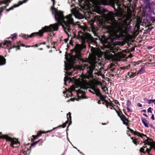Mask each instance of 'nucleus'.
Returning <instances> with one entry per match:
<instances>
[{
	"label": "nucleus",
	"instance_id": "1",
	"mask_svg": "<svg viewBox=\"0 0 155 155\" xmlns=\"http://www.w3.org/2000/svg\"><path fill=\"white\" fill-rule=\"evenodd\" d=\"M115 15L112 12H109L107 15H104L106 21L104 22L103 20V17L97 16L95 17V20L97 24L101 28L107 30V31L110 32L112 31L114 33L115 37L108 38L107 39L105 37L102 36L101 38L98 35V31L97 29L94 26H92L91 30L94 35L97 37L95 38L91 36L90 34L86 33L81 36V39L83 43L89 41V45L90 50L93 55V58L91 59L89 64H84L82 65L80 69L83 70L86 69L87 72L90 73H93L97 76H101L102 78L104 77L101 73V70L103 67L100 63H98L95 59L96 57H99L98 51L93 47V45L97 46L96 40L99 39L105 44L107 43L108 45L107 48H109V52H112L114 54L120 50V46L124 45V44L116 40L122 39L125 36V31L123 30L124 26L126 24V20L121 19L123 17L122 14L117 12L115 15L116 16L120 18L118 21L115 19L114 17Z\"/></svg>",
	"mask_w": 155,
	"mask_h": 155
},
{
	"label": "nucleus",
	"instance_id": "2",
	"mask_svg": "<svg viewBox=\"0 0 155 155\" xmlns=\"http://www.w3.org/2000/svg\"><path fill=\"white\" fill-rule=\"evenodd\" d=\"M53 2V5L51 8L52 10V14L54 16L55 20L62 25L64 31L69 35L68 32H70L72 31H74V27L77 25H78L79 22H77L75 23L72 18L73 16L75 18L78 19H81L83 18V16L81 14L78 13L76 15L70 14L64 17L62 12L58 11L57 9L54 8L55 5L54 0H51Z\"/></svg>",
	"mask_w": 155,
	"mask_h": 155
},
{
	"label": "nucleus",
	"instance_id": "3",
	"mask_svg": "<svg viewBox=\"0 0 155 155\" xmlns=\"http://www.w3.org/2000/svg\"><path fill=\"white\" fill-rule=\"evenodd\" d=\"M87 5L89 8H92L94 12L98 14L103 15L106 11L103 7H101L99 5H105L107 0H87Z\"/></svg>",
	"mask_w": 155,
	"mask_h": 155
},
{
	"label": "nucleus",
	"instance_id": "4",
	"mask_svg": "<svg viewBox=\"0 0 155 155\" xmlns=\"http://www.w3.org/2000/svg\"><path fill=\"white\" fill-rule=\"evenodd\" d=\"M58 26L59 25L57 23L50 25L49 26H45L42 28V30H39L38 32L33 33L29 35H23L22 37L26 39H27L28 38H31L38 35L40 37H42L44 32H53L57 30L58 29Z\"/></svg>",
	"mask_w": 155,
	"mask_h": 155
},
{
	"label": "nucleus",
	"instance_id": "5",
	"mask_svg": "<svg viewBox=\"0 0 155 155\" xmlns=\"http://www.w3.org/2000/svg\"><path fill=\"white\" fill-rule=\"evenodd\" d=\"M80 87V89L87 90L89 87L86 85V82L84 79L82 77H80L78 79H76L75 84L73 85L69 90V96H71L72 91L75 90V88Z\"/></svg>",
	"mask_w": 155,
	"mask_h": 155
},
{
	"label": "nucleus",
	"instance_id": "6",
	"mask_svg": "<svg viewBox=\"0 0 155 155\" xmlns=\"http://www.w3.org/2000/svg\"><path fill=\"white\" fill-rule=\"evenodd\" d=\"M3 138L7 140L10 141L11 143L10 146L11 147L14 148L17 147L20 145V143L19 141L16 139L8 137L7 135L3 136Z\"/></svg>",
	"mask_w": 155,
	"mask_h": 155
},
{
	"label": "nucleus",
	"instance_id": "7",
	"mask_svg": "<svg viewBox=\"0 0 155 155\" xmlns=\"http://www.w3.org/2000/svg\"><path fill=\"white\" fill-rule=\"evenodd\" d=\"M85 48V46L84 45H81L77 44L74 49L72 50L75 52L76 57L78 59H79L81 56V50Z\"/></svg>",
	"mask_w": 155,
	"mask_h": 155
},
{
	"label": "nucleus",
	"instance_id": "8",
	"mask_svg": "<svg viewBox=\"0 0 155 155\" xmlns=\"http://www.w3.org/2000/svg\"><path fill=\"white\" fill-rule=\"evenodd\" d=\"M144 3L147 4L151 12L154 11V9L155 8V3L150 2V0H143Z\"/></svg>",
	"mask_w": 155,
	"mask_h": 155
},
{
	"label": "nucleus",
	"instance_id": "9",
	"mask_svg": "<svg viewBox=\"0 0 155 155\" xmlns=\"http://www.w3.org/2000/svg\"><path fill=\"white\" fill-rule=\"evenodd\" d=\"M78 97L80 99H86L87 98L85 96V93L81 90L75 91Z\"/></svg>",
	"mask_w": 155,
	"mask_h": 155
},
{
	"label": "nucleus",
	"instance_id": "10",
	"mask_svg": "<svg viewBox=\"0 0 155 155\" xmlns=\"http://www.w3.org/2000/svg\"><path fill=\"white\" fill-rule=\"evenodd\" d=\"M147 147V146H143V147H141L140 150V153H143L144 154L146 153H147L148 154V155H150V149H149L148 148H146V151H144V148H145Z\"/></svg>",
	"mask_w": 155,
	"mask_h": 155
},
{
	"label": "nucleus",
	"instance_id": "11",
	"mask_svg": "<svg viewBox=\"0 0 155 155\" xmlns=\"http://www.w3.org/2000/svg\"><path fill=\"white\" fill-rule=\"evenodd\" d=\"M127 128L128 129H129L131 133H134V135H137L138 136L142 138L143 137V136L146 137V135H145L144 134H141L139 133L134 132L133 130L130 129V128H129L128 127H127Z\"/></svg>",
	"mask_w": 155,
	"mask_h": 155
},
{
	"label": "nucleus",
	"instance_id": "12",
	"mask_svg": "<svg viewBox=\"0 0 155 155\" xmlns=\"http://www.w3.org/2000/svg\"><path fill=\"white\" fill-rule=\"evenodd\" d=\"M3 45L4 46L7 47H10L12 46V44L11 41L9 40H5L3 42Z\"/></svg>",
	"mask_w": 155,
	"mask_h": 155
},
{
	"label": "nucleus",
	"instance_id": "13",
	"mask_svg": "<svg viewBox=\"0 0 155 155\" xmlns=\"http://www.w3.org/2000/svg\"><path fill=\"white\" fill-rule=\"evenodd\" d=\"M121 6V5L119 4L117 2H114L112 5V7L115 10L120 9Z\"/></svg>",
	"mask_w": 155,
	"mask_h": 155
},
{
	"label": "nucleus",
	"instance_id": "14",
	"mask_svg": "<svg viewBox=\"0 0 155 155\" xmlns=\"http://www.w3.org/2000/svg\"><path fill=\"white\" fill-rule=\"evenodd\" d=\"M67 121L66 122L63 124V127L64 128L66 126V124H67L68 123V120H69V119L70 120H71V113L70 112L68 113V114H67Z\"/></svg>",
	"mask_w": 155,
	"mask_h": 155
},
{
	"label": "nucleus",
	"instance_id": "15",
	"mask_svg": "<svg viewBox=\"0 0 155 155\" xmlns=\"http://www.w3.org/2000/svg\"><path fill=\"white\" fill-rule=\"evenodd\" d=\"M5 63V59L2 56H0V66L4 65Z\"/></svg>",
	"mask_w": 155,
	"mask_h": 155
},
{
	"label": "nucleus",
	"instance_id": "16",
	"mask_svg": "<svg viewBox=\"0 0 155 155\" xmlns=\"http://www.w3.org/2000/svg\"><path fill=\"white\" fill-rule=\"evenodd\" d=\"M55 129V128H53L52 130H49L47 131H38V133H37V134L36 135V137H38L40 135H41L42 134L47 133L51 132V131H52L53 130H54Z\"/></svg>",
	"mask_w": 155,
	"mask_h": 155
},
{
	"label": "nucleus",
	"instance_id": "17",
	"mask_svg": "<svg viewBox=\"0 0 155 155\" xmlns=\"http://www.w3.org/2000/svg\"><path fill=\"white\" fill-rule=\"evenodd\" d=\"M145 72V70L144 67L142 66L141 67L139 71H138L137 73V74H141L144 73Z\"/></svg>",
	"mask_w": 155,
	"mask_h": 155
},
{
	"label": "nucleus",
	"instance_id": "18",
	"mask_svg": "<svg viewBox=\"0 0 155 155\" xmlns=\"http://www.w3.org/2000/svg\"><path fill=\"white\" fill-rule=\"evenodd\" d=\"M141 120L142 122L143 123V124H144V126L147 127H148V125L147 123V120L145 118H142Z\"/></svg>",
	"mask_w": 155,
	"mask_h": 155
},
{
	"label": "nucleus",
	"instance_id": "19",
	"mask_svg": "<svg viewBox=\"0 0 155 155\" xmlns=\"http://www.w3.org/2000/svg\"><path fill=\"white\" fill-rule=\"evenodd\" d=\"M64 66L65 69L66 71H68L71 69V65L67 64L65 62H64Z\"/></svg>",
	"mask_w": 155,
	"mask_h": 155
},
{
	"label": "nucleus",
	"instance_id": "20",
	"mask_svg": "<svg viewBox=\"0 0 155 155\" xmlns=\"http://www.w3.org/2000/svg\"><path fill=\"white\" fill-rule=\"evenodd\" d=\"M128 75L129 76L130 78H132L135 76L136 74L132 72H128Z\"/></svg>",
	"mask_w": 155,
	"mask_h": 155
},
{
	"label": "nucleus",
	"instance_id": "21",
	"mask_svg": "<svg viewBox=\"0 0 155 155\" xmlns=\"http://www.w3.org/2000/svg\"><path fill=\"white\" fill-rule=\"evenodd\" d=\"M69 81V82L70 83V78H68L67 76H65L64 79L65 85H66V83L67 81Z\"/></svg>",
	"mask_w": 155,
	"mask_h": 155
},
{
	"label": "nucleus",
	"instance_id": "22",
	"mask_svg": "<svg viewBox=\"0 0 155 155\" xmlns=\"http://www.w3.org/2000/svg\"><path fill=\"white\" fill-rule=\"evenodd\" d=\"M152 140L151 139L148 138V142L147 145L149 146H151L153 144L152 142Z\"/></svg>",
	"mask_w": 155,
	"mask_h": 155
},
{
	"label": "nucleus",
	"instance_id": "23",
	"mask_svg": "<svg viewBox=\"0 0 155 155\" xmlns=\"http://www.w3.org/2000/svg\"><path fill=\"white\" fill-rule=\"evenodd\" d=\"M121 119L122 120H124L125 121H127V120L123 114H122L121 116H120Z\"/></svg>",
	"mask_w": 155,
	"mask_h": 155
},
{
	"label": "nucleus",
	"instance_id": "24",
	"mask_svg": "<svg viewBox=\"0 0 155 155\" xmlns=\"http://www.w3.org/2000/svg\"><path fill=\"white\" fill-rule=\"evenodd\" d=\"M96 95L97 96H99L100 94V93L99 91V90L98 89H96L94 91Z\"/></svg>",
	"mask_w": 155,
	"mask_h": 155
},
{
	"label": "nucleus",
	"instance_id": "25",
	"mask_svg": "<svg viewBox=\"0 0 155 155\" xmlns=\"http://www.w3.org/2000/svg\"><path fill=\"white\" fill-rule=\"evenodd\" d=\"M131 139L132 140L133 143L135 144L136 145H137V139L135 138L134 137H132Z\"/></svg>",
	"mask_w": 155,
	"mask_h": 155
},
{
	"label": "nucleus",
	"instance_id": "26",
	"mask_svg": "<svg viewBox=\"0 0 155 155\" xmlns=\"http://www.w3.org/2000/svg\"><path fill=\"white\" fill-rule=\"evenodd\" d=\"M130 68V65H128L125 66H123L122 68V69L124 70H127L129 69Z\"/></svg>",
	"mask_w": 155,
	"mask_h": 155
},
{
	"label": "nucleus",
	"instance_id": "27",
	"mask_svg": "<svg viewBox=\"0 0 155 155\" xmlns=\"http://www.w3.org/2000/svg\"><path fill=\"white\" fill-rule=\"evenodd\" d=\"M140 25L139 24L137 23L135 25V28L136 29V30L139 31L140 29Z\"/></svg>",
	"mask_w": 155,
	"mask_h": 155
},
{
	"label": "nucleus",
	"instance_id": "28",
	"mask_svg": "<svg viewBox=\"0 0 155 155\" xmlns=\"http://www.w3.org/2000/svg\"><path fill=\"white\" fill-rule=\"evenodd\" d=\"M131 102L130 101H128L127 102V107L130 106Z\"/></svg>",
	"mask_w": 155,
	"mask_h": 155
},
{
	"label": "nucleus",
	"instance_id": "29",
	"mask_svg": "<svg viewBox=\"0 0 155 155\" xmlns=\"http://www.w3.org/2000/svg\"><path fill=\"white\" fill-rule=\"evenodd\" d=\"M11 35L13 36V37L10 38L12 40H13L14 39V38H16L17 36V35L15 33L13 35Z\"/></svg>",
	"mask_w": 155,
	"mask_h": 155
},
{
	"label": "nucleus",
	"instance_id": "30",
	"mask_svg": "<svg viewBox=\"0 0 155 155\" xmlns=\"http://www.w3.org/2000/svg\"><path fill=\"white\" fill-rule=\"evenodd\" d=\"M147 100L148 101V103L149 104H150L153 103V100H147L146 98L144 99V100Z\"/></svg>",
	"mask_w": 155,
	"mask_h": 155
},
{
	"label": "nucleus",
	"instance_id": "31",
	"mask_svg": "<svg viewBox=\"0 0 155 155\" xmlns=\"http://www.w3.org/2000/svg\"><path fill=\"white\" fill-rule=\"evenodd\" d=\"M40 141V140H39L38 141L34 142L33 143L31 144V145L33 146L35 144H37L38 142Z\"/></svg>",
	"mask_w": 155,
	"mask_h": 155
},
{
	"label": "nucleus",
	"instance_id": "32",
	"mask_svg": "<svg viewBox=\"0 0 155 155\" xmlns=\"http://www.w3.org/2000/svg\"><path fill=\"white\" fill-rule=\"evenodd\" d=\"M147 112L152 113L151 108V107H149L147 110Z\"/></svg>",
	"mask_w": 155,
	"mask_h": 155
},
{
	"label": "nucleus",
	"instance_id": "33",
	"mask_svg": "<svg viewBox=\"0 0 155 155\" xmlns=\"http://www.w3.org/2000/svg\"><path fill=\"white\" fill-rule=\"evenodd\" d=\"M151 21H152L153 22H155V18L153 17H152L151 18Z\"/></svg>",
	"mask_w": 155,
	"mask_h": 155
},
{
	"label": "nucleus",
	"instance_id": "34",
	"mask_svg": "<svg viewBox=\"0 0 155 155\" xmlns=\"http://www.w3.org/2000/svg\"><path fill=\"white\" fill-rule=\"evenodd\" d=\"M148 142V139L147 140H145L143 142V143H145V145H147Z\"/></svg>",
	"mask_w": 155,
	"mask_h": 155
},
{
	"label": "nucleus",
	"instance_id": "35",
	"mask_svg": "<svg viewBox=\"0 0 155 155\" xmlns=\"http://www.w3.org/2000/svg\"><path fill=\"white\" fill-rule=\"evenodd\" d=\"M151 119L153 120H155V118H154V115L153 114L152 116H151Z\"/></svg>",
	"mask_w": 155,
	"mask_h": 155
},
{
	"label": "nucleus",
	"instance_id": "36",
	"mask_svg": "<svg viewBox=\"0 0 155 155\" xmlns=\"http://www.w3.org/2000/svg\"><path fill=\"white\" fill-rule=\"evenodd\" d=\"M137 105L140 107H142V105L140 103H138Z\"/></svg>",
	"mask_w": 155,
	"mask_h": 155
},
{
	"label": "nucleus",
	"instance_id": "37",
	"mask_svg": "<svg viewBox=\"0 0 155 155\" xmlns=\"http://www.w3.org/2000/svg\"><path fill=\"white\" fill-rule=\"evenodd\" d=\"M130 107H127V110L128 111H131V110H130Z\"/></svg>",
	"mask_w": 155,
	"mask_h": 155
},
{
	"label": "nucleus",
	"instance_id": "38",
	"mask_svg": "<svg viewBox=\"0 0 155 155\" xmlns=\"http://www.w3.org/2000/svg\"><path fill=\"white\" fill-rule=\"evenodd\" d=\"M110 108L111 109H114V110H115L117 112L116 110L114 108V107H110Z\"/></svg>",
	"mask_w": 155,
	"mask_h": 155
},
{
	"label": "nucleus",
	"instance_id": "39",
	"mask_svg": "<svg viewBox=\"0 0 155 155\" xmlns=\"http://www.w3.org/2000/svg\"><path fill=\"white\" fill-rule=\"evenodd\" d=\"M91 88L94 91H95V90L96 89V88H95L94 87H91Z\"/></svg>",
	"mask_w": 155,
	"mask_h": 155
},
{
	"label": "nucleus",
	"instance_id": "40",
	"mask_svg": "<svg viewBox=\"0 0 155 155\" xmlns=\"http://www.w3.org/2000/svg\"><path fill=\"white\" fill-rule=\"evenodd\" d=\"M152 48H153L152 46H149V47H148V49H149V50H150V49H151Z\"/></svg>",
	"mask_w": 155,
	"mask_h": 155
},
{
	"label": "nucleus",
	"instance_id": "41",
	"mask_svg": "<svg viewBox=\"0 0 155 155\" xmlns=\"http://www.w3.org/2000/svg\"><path fill=\"white\" fill-rule=\"evenodd\" d=\"M150 149H150V150H151V149H152L153 147V145H151V146H150Z\"/></svg>",
	"mask_w": 155,
	"mask_h": 155
},
{
	"label": "nucleus",
	"instance_id": "42",
	"mask_svg": "<svg viewBox=\"0 0 155 155\" xmlns=\"http://www.w3.org/2000/svg\"><path fill=\"white\" fill-rule=\"evenodd\" d=\"M3 9H4V8H3V7H1L0 8V12L2 11Z\"/></svg>",
	"mask_w": 155,
	"mask_h": 155
},
{
	"label": "nucleus",
	"instance_id": "43",
	"mask_svg": "<svg viewBox=\"0 0 155 155\" xmlns=\"http://www.w3.org/2000/svg\"><path fill=\"white\" fill-rule=\"evenodd\" d=\"M33 137L35 139H36L38 137H37L36 136H34V135L33 136Z\"/></svg>",
	"mask_w": 155,
	"mask_h": 155
},
{
	"label": "nucleus",
	"instance_id": "44",
	"mask_svg": "<svg viewBox=\"0 0 155 155\" xmlns=\"http://www.w3.org/2000/svg\"><path fill=\"white\" fill-rule=\"evenodd\" d=\"M68 41V39H64V41H65V43H66Z\"/></svg>",
	"mask_w": 155,
	"mask_h": 155
},
{
	"label": "nucleus",
	"instance_id": "45",
	"mask_svg": "<svg viewBox=\"0 0 155 155\" xmlns=\"http://www.w3.org/2000/svg\"><path fill=\"white\" fill-rule=\"evenodd\" d=\"M16 47L15 46H13V47H11V46L10 47V49H11L13 48H15Z\"/></svg>",
	"mask_w": 155,
	"mask_h": 155
},
{
	"label": "nucleus",
	"instance_id": "46",
	"mask_svg": "<svg viewBox=\"0 0 155 155\" xmlns=\"http://www.w3.org/2000/svg\"><path fill=\"white\" fill-rule=\"evenodd\" d=\"M146 110H142V112H144V113H146Z\"/></svg>",
	"mask_w": 155,
	"mask_h": 155
},
{
	"label": "nucleus",
	"instance_id": "47",
	"mask_svg": "<svg viewBox=\"0 0 155 155\" xmlns=\"http://www.w3.org/2000/svg\"><path fill=\"white\" fill-rule=\"evenodd\" d=\"M89 91L91 92V93L94 94V93L93 92H92L91 90H88Z\"/></svg>",
	"mask_w": 155,
	"mask_h": 155
},
{
	"label": "nucleus",
	"instance_id": "48",
	"mask_svg": "<svg viewBox=\"0 0 155 155\" xmlns=\"http://www.w3.org/2000/svg\"><path fill=\"white\" fill-rule=\"evenodd\" d=\"M34 45H32L31 46H26V47L27 48V47H34Z\"/></svg>",
	"mask_w": 155,
	"mask_h": 155
},
{
	"label": "nucleus",
	"instance_id": "49",
	"mask_svg": "<svg viewBox=\"0 0 155 155\" xmlns=\"http://www.w3.org/2000/svg\"><path fill=\"white\" fill-rule=\"evenodd\" d=\"M143 115H144V116H145V117H148V116H147V114H143Z\"/></svg>",
	"mask_w": 155,
	"mask_h": 155
},
{
	"label": "nucleus",
	"instance_id": "50",
	"mask_svg": "<svg viewBox=\"0 0 155 155\" xmlns=\"http://www.w3.org/2000/svg\"><path fill=\"white\" fill-rule=\"evenodd\" d=\"M153 103H154V104H155V99L153 100Z\"/></svg>",
	"mask_w": 155,
	"mask_h": 155
},
{
	"label": "nucleus",
	"instance_id": "51",
	"mask_svg": "<svg viewBox=\"0 0 155 155\" xmlns=\"http://www.w3.org/2000/svg\"><path fill=\"white\" fill-rule=\"evenodd\" d=\"M71 101H74V99H73V98H71Z\"/></svg>",
	"mask_w": 155,
	"mask_h": 155
},
{
	"label": "nucleus",
	"instance_id": "52",
	"mask_svg": "<svg viewBox=\"0 0 155 155\" xmlns=\"http://www.w3.org/2000/svg\"><path fill=\"white\" fill-rule=\"evenodd\" d=\"M97 102H98V103L99 104H100V101H98Z\"/></svg>",
	"mask_w": 155,
	"mask_h": 155
},
{
	"label": "nucleus",
	"instance_id": "53",
	"mask_svg": "<svg viewBox=\"0 0 155 155\" xmlns=\"http://www.w3.org/2000/svg\"><path fill=\"white\" fill-rule=\"evenodd\" d=\"M123 123H124V124H125L126 125H127V123H125L124 122H123Z\"/></svg>",
	"mask_w": 155,
	"mask_h": 155
},
{
	"label": "nucleus",
	"instance_id": "54",
	"mask_svg": "<svg viewBox=\"0 0 155 155\" xmlns=\"http://www.w3.org/2000/svg\"><path fill=\"white\" fill-rule=\"evenodd\" d=\"M78 150V151L81 154L82 153H81V152H80V150ZM82 154H83V153H82Z\"/></svg>",
	"mask_w": 155,
	"mask_h": 155
},
{
	"label": "nucleus",
	"instance_id": "55",
	"mask_svg": "<svg viewBox=\"0 0 155 155\" xmlns=\"http://www.w3.org/2000/svg\"><path fill=\"white\" fill-rule=\"evenodd\" d=\"M71 74H72V72H70L69 73V75H71Z\"/></svg>",
	"mask_w": 155,
	"mask_h": 155
},
{
	"label": "nucleus",
	"instance_id": "56",
	"mask_svg": "<svg viewBox=\"0 0 155 155\" xmlns=\"http://www.w3.org/2000/svg\"><path fill=\"white\" fill-rule=\"evenodd\" d=\"M45 44H46V43L45 42H44L43 43V45H45Z\"/></svg>",
	"mask_w": 155,
	"mask_h": 155
},
{
	"label": "nucleus",
	"instance_id": "57",
	"mask_svg": "<svg viewBox=\"0 0 155 155\" xmlns=\"http://www.w3.org/2000/svg\"><path fill=\"white\" fill-rule=\"evenodd\" d=\"M39 50H43V48H40L39 49Z\"/></svg>",
	"mask_w": 155,
	"mask_h": 155
},
{
	"label": "nucleus",
	"instance_id": "58",
	"mask_svg": "<svg viewBox=\"0 0 155 155\" xmlns=\"http://www.w3.org/2000/svg\"><path fill=\"white\" fill-rule=\"evenodd\" d=\"M35 47H38V45L36 44V45H35Z\"/></svg>",
	"mask_w": 155,
	"mask_h": 155
},
{
	"label": "nucleus",
	"instance_id": "59",
	"mask_svg": "<svg viewBox=\"0 0 155 155\" xmlns=\"http://www.w3.org/2000/svg\"><path fill=\"white\" fill-rule=\"evenodd\" d=\"M21 45L22 46H24V45H23V44H21Z\"/></svg>",
	"mask_w": 155,
	"mask_h": 155
},
{
	"label": "nucleus",
	"instance_id": "60",
	"mask_svg": "<svg viewBox=\"0 0 155 155\" xmlns=\"http://www.w3.org/2000/svg\"><path fill=\"white\" fill-rule=\"evenodd\" d=\"M20 49V48H19V47H18V48H17V49H18V50H19Z\"/></svg>",
	"mask_w": 155,
	"mask_h": 155
},
{
	"label": "nucleus",
	"instance_id": "61",
	"mask_svg": "<svg viewBox=\"0 0 155 155\" xmlns=\"http://www.w3.org/2000/svg\"><path fill=\"white\" fill-rule=\"evenodd\" d=\"M47 47L48 48H49V46H47Z\"/></svg>",
	"mask_w": 155,
	"mask_h": 155
},
{
	"label": "nucleus",
	"instance_id": "62",
	"mask_svg": "<svg viewBox=\"0 0 155 155\" xmlns=\"http://www.w3.org/2000/svg\"><path fill=\"white\" fill-rule=\"evenodd\" d=\"M71 122H70L69 124V125H70L71 124Z\"/></svg>",
	"mask_w": 155,
	"mask_h": 155
},
{
	"label": "nucleus",
	"instance_id": "63",
	"mask_svg": "<svg viewBox=\"0 0 155 155\" xmlns=\"http://www.w3.org/2000/svg\"><path fill=\"white\" fill-rule=\"evenodd\" d=\"M73 147L76 149H77V148L76 147Z\"/></svg>",
	"mask_w": 155,
	"mask_h": 155
},
{
	"label": "nucleus",
	"instance_id": "64",
	"mask_svg": "<svg viewBox=\"0 0 155 155\" xmlns=\"http://www.w3.org/2000/svg\"><path fill=\"white\" fill-rule=\"evenodd\" d=\"M67 139H68V140L69 141V142H70V141L69 140L68 138V137H67Z\"/></svg>",
	"mask_w": 155,
	"mask_h": 155
}]
</instances>
